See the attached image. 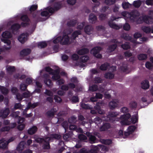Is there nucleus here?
<instances>
[{
    "instance_id": "e2e57ef3",
    "label": "nucleus",
    "mask_w": 153,
    "mask_h": 153,
    "mask_svg": "<svg viewBox=\"0 0 153 153\" xmlns=\"http://www.w3.org/2000/svg\"><path fill=\"white\" fill-rule=\"evenodd\" d=\"M45 71L49 73L50 74H51L53 72L54 70L50 67H46L45 68Z\"/></svg>"
},
{
    "instance_id": "de8ad7c7",
    "label": "nucleus",
    "mask_w": 153,
    "mask_h": 153,
    "mask_svg": "<svg viewBox=\"0 0 153 153\" xmlns=\"http://www.w3.org/2000/svg\"><path fill=\"white\" fill-rule=\"evenodd\" d=\"M89 59V57L87 55H85L82 56L80 58V61L83 62L85 63Z\"/></svg>"
},
{
    "instance_id": "b1692460",
    "label": "nucleus",
    "mask_w": 153,
    "mask_h": 153,
    "mask_svg": "<svg viewBox=\"0 0 153 153\" xmlns=\"http://www.w3.org/2000/svg\"><path fill=\"white\" fill-rule=\"evenodd\" d=\"M93 28L91 26L88 25L85 26L84 28L85 32L87 34L90 35L91 34Z\"/></svg>"
},
{
    "instance_id": "39448f33",
    "label": "nucleus",
    "mask_w": 153,
    "mask_h": 153,
    "mask_svg": "<svg viewBox=\"0 0 153 153\" xmlns=\"http://www.w3.org/2000/svg\"><path fill=\"white\" fill-rule=\"evenodd\" d=\"M102 50L100 47L97 46L92 48L91 51V53L97 58L101 59L102 58V55L100 53V51Z\"/></svg>"
},
{
    "instance_id": "473e14b6",
    "label": "nucleus",
    "mask_w": 153,
    "mask_h": 153,
    "mask_svg": "<svg viewBox=\"0 0 153 153\" xmlns=\"http://www.w3.org/2000/svg\"><path fill=\"white\" fill-rule=\"evenodd\" d=\"M142 30L146 33H151V28L149 26H143L142 27Z\"/></svg>"
},
{
    "instance_id": "72a5a7b5",
    "label": "nucleus",
    "mask_w": 153,
    "mask_h": 153,
    "mask_svg": "<svg viewBox=\"0 0 153 153\" xmlns=\"http://www.w3.org/2000/svg\"><path fill=\"white\" fill-rule=\"evenodd\" d=\"M47 44L45 41H42L38 43L37 46L39 48H45L47 46Z\"/></svg>"
},
{
    "instance_id": "7c9ffc66",
    "label": "nucleus",
    "mask_w": 153,
    "mask_h": 153,
    "mask_svg": "<svg viewBox=\"0 0 153 153\" xmlns=\"http://www.w3.org/2000/svg\"><path fill=\"white\" fill-rule=\"evenodd\" d=\"M47 140L46 139L45 141H44V142L45 143H43L42 147L44 149H50V146L49 142L50 140H48H48Z\"/></svg>"
},
{
    "instance_id": "cd10ccee",
    "label": "nucleus",
    "mask_w": 153,
    "mask_h": 153,
    "mask_svg": "<svg viewBox=\"0 0 153 153\" xmlns=\"http://www.w3.org/2000/svg\"><path fill=\"white\" fill-rule=\"evenodd\" d=\"M1 40L4 43L7 44V45L8 46V47H5V49L7 50H10L11 48L10 45L11 43V41L8 39H1Z\"/></svg>"
},
{
    "instance_id": "393cba45",
    "label": "nucleus",
    "mask_w": 153,
    "mask_h": 153,
    "mask_svg": "<svg viewBox=\"0 0 153 153\" xmlns=\"http://www.w3.org/2000/svg\"><path fill=\"white\" fill-rule=\"evenodd\" d=\"M89 22L92 23H94L97 21L96 16L93 13H91L89 16Z\"/></svg>"
},
{
    "instance_id": "4468645a",
    "label": "nucleus",
    "mask_w": 153,
    "mask_h": 153,
    "mask_svg": "<svg viewBox=\"0 0 153 153\" xmlns=\"http://www.w3.org/2000/svg\"><path fill=\"white\" fill-rule=\"evenodd\" d=\"M61 136L60 135L57 134H53L50 135L49 137H47L45 138V139L47 140L48 139V140H50L53 139L59 140L61 138Z\"/></svg>"
},
{
    "instance_id": "c9c22d12",
    "label": "nucleus",
    "mask_w": 153,
    "mask_h": 153,
    "mask_svg": "<svg viewBox=\"0 0 153 153\" xmlns=\"http://www.w3.org/2000/svg\"><path fill=\"white\" fill-rule=\"evenodd\" d=\"M122 5L123 8L126 9L130 7L131 6V4L128 2H123L122 4Z\"/></svg>"
},
{
    "instance_id": "8fccbe9b",
    "label": "nucleus",
    "mask_w": 153,
    "mask_h": 153,
    "mask_svg": "<svg viewBox=\"0 0 153 153\" xmlns=\"http://www.w3.org/2000/svg\"><path fill=\"white\" fill-rule=\"evenodd\" d=\"M136 127L134 126H129L128 128L127 131L131 134H132L136 129Z\"/></svg>"
},
{
    "instance_id": "864d4df0",
    "label": "nucleus",
    "mask_w": 153,
    "mask_h": 153,
    "mask_svg": "<svg viewBox=\"0 0 153 153\" xmlns=\"http://www.w3.org/2000/svg\"><path fill=\"white\" fill-rule=\"evenodd\" d=\"M94 121L96 124H100L102 121V120L100 117H96L94 119Z\"/></svg>"
},
{
    "instance_id": "1a4fd4ad",
    "label": "nucleus",
    "mask_w": 153,
    "mask_h": 153,
    "mask_svg": "<svg viewBox=\"0 0 153 153\" xmlns=\"http://www.w3.org/2000/svg\"><path fill=\"white\" fill-rule=\"evenodd\" d=\"M140 16V13L138 11L136 10L133 11L130 13L129 18L130 19L135 21L136 20H137V17Z\"/></svg>"
},
{
    "instance_id": "7ed1b4c3",
    "label": "nucleus",
    "mask_w": 153,
    "mask_h": 153,
    "mask_svg": "<svg viewBox=\"0 0 153 153\" xmlns=\"http://www.w3.org/2000/svg\"><path fill=\"white\" fill-rule=\"evenodd\" d=\"M143 22L147 24H151L153 22L152 18L151 16L145 15L140 16L137 19V23L138 24H142Z\"/></svg>"
},
{
    "instance_id": "052dcab7",
    "label": "nucleus",
    "mask_w": 153,
    "mask_h": 153,
    "mask_svg": "<svg viewBox=\"0 0 153 153\" xmlns=\"http://www.w3.org/2000/svg\"><path fill=\"white\" fill-rule=\"evenodd\" d=\"M122 37L124 39L127 40H130L131 39V36L127 34H123L122 36Z\"/></svg>"
},
{
    "instance_id": "a211bd4d",
    "label": "nucleus",
    "mask_w": 153,
    "mask_h": 153,
    "mask_svg": "<svg viewBox=\"0 0 153 153\" xmlns=\"http://www.w3.org/2000/svg\"><path fill=\"white\" fill-rule=\"evenodd\" d=\"M101 104V102H97L96 105L95 106V108L97 110L99 114H103L104 113V111L101 108L100 106Z\"/></svg>"
},
{
    "instance_id": "2eb2a0df",
    "label": "nucleus",
    "mask_w": 153,
    "mask_h": 153,
    "mask_svg": "<svg viewBox=\"0 0 153 153\" xmlns=\"http://www.w3.org/2000/svg\"><path fill=\"white\" fill-rule=\"evenodd\" d=\"M20 28V25L18 23H15L13 24L11 27L10 30L12 33H14Z\"/></svg>"
},
{
    "instance_id": "e433bc0d",
    "label": "nucleus",
    "mask_w": 153,
    "mask_h": 153,
    "mask_svg": "<svg viewBox=\"0 0 153 153\" xmlns=\"http://www.w3.org/2000/svg\"><path fill=\"white\" fill-rule=\"evenodd\" d=\"M81 31L80 30L75 31L72 33L71 36L73 38V39L75 40L79 35L81 34Z\"/></svg>"
},
{
    "instance_id": "774afa93",
    "label": "nucleus",
    "mask_w": 153,
    "mask_h": 153,
    "mask_svg": "<svg viewBox=\"0 0 153 153\" xmlns=\"http://www.w3.org/2000/svg\"><path fill=\"white\" fill-rule=\"evenodd\" d=\"M137 103L135 101L131 102L130 104V107L132 109L136 108L137 107Z\"/></svg>"
},
{
    "instance_id": "ddd939ff",
    "label": "nucleus",
    "mask_w": 153,
    "mask_h": 153,
    "mask_svg": "<svg viewBox=\"0 0 153 153\" xmlns=\"http://www.w3.org/2000/svg\"><path fill=\"white\" fill-rule=\"evenodd\" d=\"M111 128V124L108 123H103V125L100 128V131H107Z\"/></svg>"
},
{
    "instance_id": "09e8293b",
    "label": "nucleus",
    "mask_w": 153,
    "mask_h": 153,
    "mask_svg": "<svg viewBox=\"0 0 153 153\" xmlns=\"http://www.w3.org/2000/svg\"><path fill=\"white\" fill-rule=\"evenodd\" d=\"M98 89V87L97 85H93L89 87V90L92 92L97 91Z\"/></svg>"
},
{
    "instance_id": "9d476101",
    "label": "nucleus",
    "mask_w": 153,
    "mask_h": 153,
    "mask_svg": "<svg viewBox=\"0 0 153 153\" xmlns=\"http://www.w3.org/2000/svg\"><path fill=\"white\" fill-rule=\"evenodd\" d=\"M119 104L118 100L116 99H113L109 102L108 106L112 110L118 107Z\"/></svg>"
},
{
    "instance_id": "0eeeda50",
    "label": "nucleus",
    "mask_w": 153,
    "mask_h": 153,
    "mask_svg": "<svg viewBox=\"0 0 153 153\" xmlns=\"http://www.w3.org/2000/svg\"><path fill=\"white\" fill-rule=\"evenodd\" d=\"M49 75L47 74H44L42 76L44 79V82L46 85L49 87H51L53 85L51 80L49 78Z\"/></svg>"
},
{
    "instance_id": "69168bd1",
    "label": "nucleus",
    "mask_w": 153,
    "mask_h": 153,
    "mask_svg": "<svg viewBox=\"0 0 153 153\" xmlns=\"http://www.w3.org/2000/svg\"><path fill=\"white\" fill-rule=\"evenodd\" d=\"M115 2V0H105V3L107 5H111L114 4Z\"/></svg>"
},
{
    "instance_id": "6e6d98bb",
    "label": "nucleus",
    "mask_w": 153,
    "mask_h": 153,
    "mask_svg": "<svg viewBox=\"0 0 153 153\" xmlns=\"http://www.w3.org/2000/svg\"><path fill=\"white\" fill-rule=\"evenodd\" d=\"M81 107L83 108L86 109H90L91 108L88 105L84 103H82L81 104Z\"/></svg>"
},
{
    "instance_id": "a878e982",
    "label": "nucleus",
    "mask_w": 153,
    "mask_h": 153,
    "mask_svg": "<svg viewBox=\"0 0 153 153\" xmlns=\"http://www.w3.org/2000/svg\"><path fill=\"white\" fill-rule=\"evenodd\" d=\"M89 51V50L88 48H85L78 50L77 53L79 55H82L88 53Z\"/></svg>"
},
{
    "instance_id": "4be33fe9",
    "label": "nucleus",
    "mask_w": 153,
    "mask_h": 153,
    "mask_svg": "<svg viewBox=\"0 0 153 153\" xmlns=\"http://www.w3.org/2000/svg\"><path fill=\"white\" fill-rule=\"evenodd\" d=\"M141 88L144 89H146L149 88V81L147 80H145L141 83Z\"/></svg>"
},
{
    "instance_id": "bb28decb",
    "label": "nucleus",
    "mask_w": 153,
    "mask_h": 153,
    "mask_svg": "<svg viewBox=\"0 0 153 153\" xmlns=\"http://www.w3.org/2000/svg\"><path fill=\"white\" fill-rule=\"evenodd\" d=\"M2 37L6 39L10 38L12 37V35L10 32L8 31H5L2 34Z\"/></svg>"
},
{
    "instance_id": "a18cd8bd",
    "label": "nucleus",
    "mask_w": 153,
    "mask_h": 153,
    "mask_svg": "<svg viewBox=\"0 0 153 153\" xmlns=\"http://www.w3.org/2000/svg\"><path fill=\"white\" fill-rule=\"evenodd\" d=\"M21 19L22 21L26 22H29L30 21V19L26 15L22 16L21 17Z\"/></svg>"
},
{
    "instance_id": "a19ab883",
    "label": "nucleus",
    "mask_w": 153,
    "mask_h": 153,
    "mask_svg": "<svg viewBox=\"0 0 153 153\" xmlns=\"http://www.w3.org/2000/svg\"><path fill=\"white\" fill-rule=\"evenodd\" d=\"M114 77V75L111 73L107 72L106 73L105 75V77L107 79H111Z\"/></svg>"
},
{
    "instance_id": "c756f323",
    "label": "nucleus",
    "mask_w": 153,
    "mask_h": 153,
    "mask_svg": "<svg viewBox=\"0 0 153 153\" xmlns=\"http://www.w3.org/2000/svg\"><path fill=\"white\" fill-rule=\"evenodd\" d=\"M77 23V21L76 20L74 19H72L68 22L67 23V25L69 27H74Z\"/></svg>"
},
{
    "instance_id": "bf43d9fd",
    "label": "nucleus",
    "mask_w": 153,
    "mask_h": 153,
    "mask_svg": "<svg viewBox=\"0 0 153 153\" xmlns=\"http://www.w3.org/2000/svg\"><path fill=\"white\" fill-rule=\"evenodd\" d=\"M85 22H83L82 23H78L77 26V28L78 29L82 30L83 29L84 26L85 25Z\"/></svg>"
},
{
    "instance_id": "f8f14e48",
    "label": "nucleus",
    "mask_w": 153,
    "mask_h": 153,
    "mask_svg": "<svg viewBox=\"0 0 153 153\" xmlns=\"http://www.w3.org/2000/svg\"><path fill=\"white\" fill-rule=\"evenodd\" d=\"M10 113V110L9 108H6L5 109L0 111V117L2 118L7 117Z\"/></svg>"
},
{
    "instance_id": "423d86ee",
    "label": "nucleus",
    "mask_w": 153,
    "mask_h": 153,
    "mask_svg": "<svg viewBox=\"0 0 153 153\" xmlns=\"http://www.w3.org/2000/svg\"><path fill=\"white\" fill-rule=\"evenodd\" d=\"M131 117V115L129 113L124 114L121 115L120 118H117L116 121H119L120 120H121L120 123L122 125H127L128 120Z\"/></svg>"
},
{
    "instance_id": "aec40b11",
    "label": "nucleus",
    "mask_w": 153,
    "mask_h": 153,
    "mask_svg": "<svg viewBox=\"0 0 153 153\" xmlns=\"http://www.w3.org/2000/svg\"><path fill=\"white\" fill-rule=\"evenodd\" d=\"M27 36L24 33H22L18 37V40L22 43H25L27 39Z\"/></svg>"
},
{
    "instance_id": "20e7f679",
    "label": "nucleus",
    "mask_w": 153,
    "mask_h": 153,
    "mask_svg": "<svg viewBox=\"0 0 153 153\" xmlns=\"http://www.w3.org/2000/svg\"><path fill=\"white\" fill-rule=\"evenodd\" d=\"M120 114V112L112 111L108 112L107 114V120H109L113 122L117 120L116 119V117Z\"/></svg>"
},
{
    "instance_id": "0e129e2a",
    "label": "nucleus",
    "mask_w": 153,
    "mask_h": 153,
    "mask_svg": "<svg viewBox=\"0 0 153 153\" xmlns=\"http://www.w3.org/2000/svg\"><path fill=\"white\" fill-rule=\"evenodd\" d=\"M45 139L40 137L37 138L36 139L35 141L38 143H44V141H45Z\"/></svg>"
},
{
    "instance_id": "4c0bfd02",
    "label": "nucleus",
    "mask_w": 153,
    "mask_h": 153,
    "mask_svg": "<svg viewBox=\"0 0 153 153\" xmlns=\"http://www.w3.org/2000/svg\"><path fill=\"white\" fill-rule=\"evenodd\" d=\"M8 143L7 142L4 143L2 140H0V148L6 149L7 148Z\"/></svg>"
},
{
    "instance_id": "338daca9",
    "label": "nucleus",
    "mask_w": 153,
    "mask_h": 153,
    "mask_svg": "<svg viewBox=\"0 0 153 153\" xmlns=\"http://www.w3.org/2000/svg\"><path fill=\"white\" fill-rule=\"evenodd\" d=\"M123 28L124 30L128 31L130 29V26L128 23H126L123 25Z\"/></svg>"
},
{
    "instance_id": "dca6fc26",
    "label": "nucleus",
    "mask_w": 153,
    "mask_h": 153,
    "mask_svg": "<svg viewBox=\"0 0 153 153\" xmlns=\"http://www.w3.org/2000/svg\"><path fill=\"white\" fill-rule=\"evenodd\" d=\"M62 40H63V41L62 40V42H61V44L62 45H68L69 42L70 40L69 37L68 35H64L62 37Z\"/></svg>"
},
{
    "instance_id": "412c9836",
    "label": "nucleus",
    "mask_w": 153,
    "mask_h": 153,
    "mask_svg": "<svg viewBox=\"0 0 153 153\" xmlns=\"http://www.w3.org/2000/svg\"><path fill=\"white\" fill-rule=\"evenodd\" d=\"M57 110L56 108H53L50 110L48 111L46 113V114L49 117L54 116L55 113L56 112Z\"/></svg>"
},
{
    "instance_id": "49530a36",
    "label": "nucleus",
    "mask_w": 153,
    "mask_h": 153,
    "mask_svg": "<svg viewBox=\"0 0 153 153\" xmlns=\"http://www.w3.org/2000/svg\"><path fill=\"white\" fill-rule=\"evenodd\" d=\"M7 71L9 73H12L16 71V68L14 66H9L7 68Z\"/></svg>"
},
{
    "instance_id": "37998d69",
    "label": "nucleus",
    "mask_w": 153,
    "mask_h": 153,
    "mask_svg": "<svg viewBox=\"0 0 153 153\" xmlns=\"http://www.w3.org/2000/svg\"><path fill=\"white\" fill-rule=\"evenodd\" d=\"M102 143L104 144L109 145L112 143V140L111 139H102L101 140Z\"/></svg>"
},
{
    "instance_id": "ea45409f",
    "label": "nucleus",
    "mask_w": 153,
    "mask_h": 153,
    "mask_svg": "<svg viewBox=\"0 0 153 153\" xmlns=\"http://www.w3.org/2000/svg\"><path fill=\"white\" fill-rule=\"evenodd\" d=\"M0 90L2 93L4 95H6L8 94V89L4 86H0Z\"/></svg>"
},
{
    "instance_id": "13d9d810",
    "label": "nucleus",
    "mask_w": 153,
    "mask_h": 153,
    "mask_svg": "<svg viewBox=\"0 0 153 153\" xmlns=\"http://www.w3.org/2000/svg\"><path fill=\"white\" fill-rule=\"evenodd\" d=\"M94 81L96 83H101L102 82V80L101 78L99 77H95L94 79Z\"/></svg>"
},
{
    "instance_id": "2f4dec72",
    "label": "nucleus",
    "mask_w": 153,
    "mask_h": 153,
    "mask_svg": "<svg viewBox=\"0 0 153 153\" xmlns=\"http://www.w3.org/2000/svg\"><path fill=\"white\" fill-rule=\"evenodd\" d=\"M117 45L116 44H114L109 45L107 50L109 52H111L114 51L117 48Z\"/></svg>"
},
{
    "instance_id": "c85d7f7f",
    "label": "nucleus",
    "mask_w": 153,
    "mask_h": 153,
    "mask_svg": "<svg viewBox=\"0 0 153 153\" xmlns=\"http://www.w3.org/2000/svg\"><path fill=\"white\" fill-rule=\"evenodd\" d=\"M148 57V55L146 54L140 53L137 56V58L139 60H146Z\"/></svg>"
},
{
    "instance_id": "9b49d317",
    "label": "nucleus",
    "mask_w": 153,
    "mask_h": 153,
    "mask_svg": "<svg viewBox=\"0 0 153 153\" xmlns=\"http://www.w3.org/2000/svg\"><path fill=\"white\" fill-rule=\"evenodd\" d=\"M60 71L58 69L54 70L53 72L51 74L53 76L52 79L53 80L56 81L59 79L60 78L59 75Z\"/></svg>"
},
{
    "instance_id": "c03bdc74",
    "label": "nucleus",
    "mask_w": 153,
    "mask_h": 153,
    "mask_svg": "<svg viewBox=\"0 0 153 153\" xmlns=\"http://www.w3.org/2000/svg\"><path fill=\"white\" fill-rule=\"evenodd\" d=\"M77 117L75 116H72L68 119V121L70 123H74L76 121Z\"/></svg>"
},
{
    "instance_id": "f3484780",
    "label": "nucleus",
    "mask_w": 153,
    "mask_h": 153,
    "mask_svg": "<svg viewBox=\"0 0 153 153\" xmlns=\"http://www.w3.org/2000/svg\"><path fill=\"white\" fill-rule=\"evenodd\" d=\"M31 51V50L29 48L24 49L20 51V55L23 56H27L30 53Z\"/></svg>"
},
{
    "instance_id": "5701e85b",
    "label": "nucleus",
    "mask_w": 153,
    "mask_h": 153,
    "mask_svg": "<svg viewBox=\"0 0 153 153\" xmlns=\"http://www.w3.org/2000/svg\"><path fill=\"white\" fill-rule=\"evenodd\" d=\"M37 130V127L36 126H33L28 130V133L30 135L36 133Z\"/></svg>"
},
{
    "instance_id": "680f3d73",
    "label": "nucleus",
    "mask_w": 153,
    "mask_h": 153,
    "mask_svg": "<svg viewBox=\"0 0 153 153\" xmlns=\"http://www.w3.org/2000/svg\"><path fill=\"white\" fill-rule=\"evenodd\" d=\"M10 129V127L9 126H6L2 127L0 129V132H4L5 131H8Z\"/></svg>"
},
{
    "instance_id": "f704fd0d",
    "label": "nucleus",
    "mask_w": 153,
    "mask_h": 153,
    "mask_svg": "<svg viewBox=\"0 0 153 153\" xmlns=\"http://www.w3.org/2000/svg\"><path fill=\"white\" fill-rule=\"evenodd\" d=\"M91 148L88 151L89 153H97L98 148L97 146L92 145Z\"/></svg>"
},
{
    "instance_id": "f03ea898",
    "label": "nucleus",
    "mask_w": 153,
    "mask_h": 153,
    "mask_svg": "<svg viewBox=\"0 0 153 153\" xmlns=\"http://www.w3.org/2000/svg\"><path fill=\"white\" fill-rule=\"evenodd\" d=\"M38 8V5L37 4H33L30 6L29 8V13H28V15L36 19L38 21H42V19L39 16L38 12L35 11Z\"/></svg>"
},
{
    "instance_id": "f257e3e1",
    "label": "nucleus",
    "mask_w": 153,
    "mask_h": 153,
    "mask_svg": "<svg viewBox=\"0 0 153 153\" xmlns=\"http://www.w3.org/2000/svg\"><path fill=\"white\" fill-rule=\"evenodd\" d=\"M53 7H48L41 13L42 16L47 17L49 16V13H53L55 11H56L60 9L62 7V4L60 2H55L53 4Z\"/></svg>"
},
{
    "instance_id": "79ce46f5",
    "label": "nucleus",
    "mask_w": 153,
    "mask_h": 153,
    "mask_svg": "<svg viewBox=\"0 0 153 153\" xmlns=\"http://www.w3.org/2000/svg\"><path fill=\"white\" fill-rule=\"evenodd\" d=\"M109 64L106 62L101 65L100 67V70L102 71H105L107 69L108 67L109 66Z\"/></svg>"
},
{
    "instance_id": "603ef678",
    "label": "nucleus",
    "mask_w": 153,
    "mask_h": 153,
    "mask_svg": "<svg viewBox=\"0 0 153 153\" xmlns=\"http://www.w3.org/2000/svg\"><path fill=\"white\" fill-rule=\"evenodd\" d=\"M121 47L123 49L125 50H128L130 48V46L128 42H126L122 44Z\"/></svg>"
},
{
    "instance_id": "6e6552de",
    "label": "nucleus",
    "mask_w": 153,
    "mask_h": 153,
    "mask_svg": "<svg viewBox=\"0 0 153 153\" xmlns=\"http://www.w3.org/2000/svg\"><path fill=\"white\" fill-rule=\"evenodd\" d=\"M118 18H116L115 17L112 16L111 18L112 20L109 21L108 22V25L111 28L116 30H119L120 28V27L117 25L113 23V21L116 20Z\"/></svg>"
},
{
    "instance_id": "3c124183",
    "label": "nucleus",
    "mask_w": 153,
    "mask_h": 153,
    "mask_svg": "<svg viewBox=\"0 0 153 153\" xmlns=\"http://www.w3.org/2000/svg\"><path fill=\"white\" fill-rule=\"evenodd\" d=\"M62 38L61 36H59L55 39L53 41V42L54 44H57L60 42H62Z\"/></svg>"
},
{
    "instance_id": "5fc2aeb1",
    "label": "nucleus",
    "mask_w": 153,
    "mask_h": 153,
    "mask_svg": "<svg viewBox=\"0 0 153 153\" xmlns=\"http://www.w3.org/2000/svg\"><path fill=\"white\" fill-rule=\"evenodd\" d=\"M20 89L21 91H24L26 90L27 88V85L25 83H22L20 85Z\"/></svg>"
},
{
    "instance_id": "58836bf2",
    "label": "nucleus",
    "mask_w": 153,
    "mask_h": 153,
    "mask_svg": "<svg viewBox=\"0 0 153 153\" xmlns=\"http://www.w3.org/2000/svg\"><path fill=\"white\" fill-rule=\"evenodd\" d=\"M142 4V2L140 0L135 1L133 2V5L136 8H139Z\"/></svg>"
},
{
    "instance_id": "6ab92c4d",
    "label": "nucleus",
    "mask_w": 153,
    "mask_h": 153,
    "mask_svg": "<svg viewBox=\"0 0 153 153\" xmlns=\"http://www.w3.org/2000/svg\"><path fill=\"white\" fill-rule=\"evenodd\" d=\"M26 145V143L25 141H21L18 145L16 150L18 151H21L25 148Z\"/></svg>"
},
{
    "instance_id": "4d7b16f0",
    "label": "nucleus",
    "mask_w": 153,
    "mask_h": 153,
    "mask_svg": "<svg viewBox=\"0 0 153 153\" xmlns=\"http://www.w3.org/2000/svg\"><path fill=\"white\" fill-rule=\"evenodd\" d=\"M96 138L95 136L91 135L89 137V140L92 143L96 142Z\"/></svg>"
}]
</instances>
